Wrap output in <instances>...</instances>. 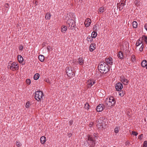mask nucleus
<instances>
[{
	"instance_id": "f257e3e1",
	"label": "nucleus",
	"mask_w": 147,
	"mask_h": 147,
	"mask_svg": "<svg viewBox=\"0 0 147 147\" xmlns=\"http://www.w3.org/2000/svg\"><path fill=\"white\" fill-rule=\"evenodd\" d=\"M105 102L106 107L108 109H110L114 106L116 102L114 98L113 97H109L108 99L107 98Z\"/></svg>"
},
{
	"instance_id": "f03ea898",
	"label": "nucleus",
	"mask_w": 147,
	"mask_h": 147,
	"mask_svg": "<svg viewBox=\"0 0 147 147\" xmlns=\"http://www.w3.org/2000/svg\"><path fill=\"white\" fill-rule=\"evenodd\" d=\"M88 143L90 147H94L95 144L96 140L94 139L96 136L94 135H88Z\"/></svg>"
},
{
	"instance_id": "7ed1b4c3",
	"label": "nucleus",
	"mask_w": 147,
	"mask_h": 147,
	"mask_svg": "<svg viewBox=\"0 0 147 147\" xmlns=\"http://www.w3.org/2000/svg\"><path fill=\"white\" fill-rule=\"evenodd\" d=\"M75 21L72 19H69L67 21V26L69 29L74 30H76V24Z\"/></svg>"
},
{
	"instance_id": "20e7f679",
	"label": "nucleus",
	"mask_w": 147,
	"mask_h": 147,
	"mask_svg": "<svg viewBox=\"0 0 147 147\" xmlns=\"http://www.w3.org/2000/svg\"><path fill=\"white\" fill-rule=\"evenodd\" d=\"M109 65H99L98 68L101 73L106 74L109 70L110 67Z\"/></svg>"
},
{
	"instance_id": "39448f33",
	"label": "nucleus",
	"mask_w": 147,
	"mask_h": 147,
	"mask_svg": "<svg viewBox=\"0 0 147 147\" xmlns=\"http://www.w3.org/2000/svg\"><path fill=\"white\" fill-rule=\"evenodd\" d=\"M43 96V94L41 91H38L35 92V98L38 101H41V99H42Z\"/></svg>"
},
{
	"instance_id": "423d86ee",
	"label": "nucleus",
	"mask_w": 147,
	"mask_h": 147,
	"mask_svg": "<svg viewBox=\"0 0 147 147\" xmlns=\"http://www.w3.org/2000/svg\"><path fill=\"white\" fill-rule=\"evenodd\" d=\"M95 81L94 80H89L87 82V87L88 88H90L92 85L95 83Z\"/></svg>"
},
{
	"instance_id": "0eeeda50",
	"label": "nucleus",
	"mask_w": 147,
	"mask_h": 147,
	"mask_svg": "<svg viewBox=\"0 0 147 147\" xmlns=\"http://www.w3.org/2000/svg\"><path fill=\"white\" fill-rule=\"evenodd\" d=\"M105 105H104L103 104H100L98 105L96 107V110L97 112H99L102 111L105 108Z\"/></svg>"
},
{
	"instance_id": "6e6552de",
	"label": "nucleus",
	"mask_w": 147,
	"mask_h": 147,
	"mask_svg": "<svg viewBox=\"0 0 147 147\" xmlns=\"http://www.w3.org/2000/svg\"><path fill=\"white\" fill-rule=\"evenodd\" d=\"M123 88V84L121 82L117 83L115 85V88L117 91L121 90Z\"/></svg>"
},
{
	"instance_id": "1a4fd4ad",
	"label": "nucleus",
	"mask_w": 147,
	"mask_h": 147,
	"mask_svg": "<svg viewBox=\"0 0 147 147\" xmlns=\"http://www.w3.org/2000/svg\"><path fill=\"white\" fill-rule=\"evenodd\" d=\"M91 22V21L90 18H87L86 19L84 22V24L86 27H88L90 25Z\"/></svg>"
},
{
	"instance_id": "9d476101",
	"label": "nucleus",
	"mask_w": 147,
	"mask_h": 147,
	"mask_svg": "<svg viewBox=\"0 0 147 147\" xmlns=\"http://www.w3.org/2000/svg\"><path fill=\"white\" fill-rule=\"evenodd\" d=\"M105 61L106 63H107V64H112L113 63V59L111 57L107 58H106L105 59Z\"/></svg>"
},
{
	"instance_id": "9b49d317",
	"label": "nucleus",
	"mask_w": 147,
	"mask_h": 147,
	"mask_svg": "<svg viewBox=\"0 0 147 147\" xmlns=\"http://www.w3.org/2000/svg\"><path fill=\"white\" fill-rule=\"evenodd\" d=\"M125 5V4L124 3H118L117 5V6L118 8L119 9V10L120 11L123 8V6Z\"/></svg>"
},
{
	"instance_id": "f8f14e48",
	"label": "nucleus",
	"mask_w": 147,
	"mask_h": 147,
	"mask_svg": "<svg viewBox=\"0 0 147 147\" xmlns=\"http://www.w3.org/2000/svg\"><path fill=\"white\" fill-rule=\"evenodd\" d=\"M96 45L94 43H91L89 46V50L90 52L93 51L95 49Z\"/></svg>"
},
{
	"instance_id": "ddd939ff",
	"label": "nucleus",
	"mask_w": 147,
	"mask_h": 147,
	"mask_svg": "<svg viewBox=\"0 0 147 147\" xmlns=\"http://www.w3.org/2000/svg\"><path fill=\"white\" fill-rule=\"evenodd\" d=\"M19 69V65H11V69L13 71L17 70Z\"/></svg>"
},
{
	"instance_id": "4468645a",
	"label": "nucleus",
	"mask_w": 147,
	"mask_h": 147,
	"mask_svg": "<svg viewBox=\"0 0 147 147\" xmlns=\"http://www.w3.org/2000/svg\"><path fill=\"white\" fill-rule=\"evenodd\" d=\"M66 70L67 74L74 72L72 71V68L71 67H67L66 68Z\"/></svg>"
},
{
	"instance_id": "2eb2a0df",
	"label": "nucleus",
	"mask_w": 147,
	"mask_h": 147,
	"mask_svg": "<svg viewBox=\"0 0 147 147\" xmlns=\"http://www.w3.org/2000/svg\"><path fill=\"white\" fill-rule=\"evenodd\" d=\"M142 39H141V38H140L139 39L137 40L136 42V45L137 47L138 46L141 44H142Z\"/></svg>"
},
{
	"instance_id": "dca6fc26",
	"label": "nucleus",
	"mask_w": 147,
	"mask_h": 147,
	"mask_svg": "<svg viewBox=\"0 0 147 147\" xmlns=\"http://www.w3.org/2000/svg\"><path fill=\"white\" fill-rule=\"evenodd\" d=\"M40 140L42 144H45L46 140V137L44 136L41 137L40 138Z\"/></svg>"
},
{
	"instance_id": "f3484780",
	"label": "nucleus",
	"mask_w": 147,
	"mask_h": 147,
	"mask_svg": "<svg viewBox=\"0 0 147 147\" xmlns=\"http://www.w3.org/2000/svg\"><path fill=\"white\" fill-rule=\"evenodd\" d=\"M67 30V27L66 26H63L61 28V31L62 32L65 33Z\"/></svg>"
},
{
	"instance_id": "a211bd4d",
	"label": "nucleus",
	"mask_w": 147,
	"mask_h": 147,
	"mask_svg": "<svg viewBox=\"0 0 147 147\" xmlns=\"http://www.w3.org/2000/svg\"><path fill=\"white\" fill-rule=\"evenodd\" d=\"M18 61L20 63H22L23 61V58L20 55H18Z\"/></svg>"
},
{
	"instance_id": "6ab92c4d",
	"label": "nucleus",
	"mask_w": 147,
	"mask_h": 147,
	"mask_svg": "<svg viewBox=\"0 0 147 147\" xmlns=\"http://www.w3.org/2000/svg\"><path fill=\"white\" fill-rule=\"evenodd\" d=\"M105 10L103 7H101L99 8L98 9V12L99 13H103Z\"/></svg>"
},
{
	"instance_id": "aec40b11",
	"label": "nucleus",
	"mask_w": 147,
	"mask_h": 147,
	"mask_svg": "<svg viewBox=\"0 0 147 147\" xmlns=\"http://www.w3.org/2000/svg\"><path fill=\"white\" fill-rule=\"evenodd\" d=\"M120 81L123 83L124 84L127 85L128 82V80L126 79H123L122 80H121Z\"/></svg>"
},
{
	"instance_id": "412c9836",
	"label": "nucleus",
	"mask_w": 147,
	"mask_h": 147,
	"mask_svg": "<svg viewBox=\"0 0 147 147\" xmlns=\"http://www.w3.org/2000/svg\"><path fill=\"white\" fill-rule=\"evenodd\" d=\"M38 59L41 62H42L44 60L45 57L44 56L42 55H40L38 56Z\"/></svg>"
},
{
	"instance_id": "4be33fe9",
	"label": "nucleus",
	"mask_w": 147,
	"mask_h": 147,
	"mask_svg": "<svg viewBox=\"0 0 147 147\" xmlns=\"http://www.w3.org/2000/svg\"><path fill=\"white\" fill-rule=\"evenodd\" d=\"M134 3L135 5L137 7H138L140 5V1L138 0H135L134 1Z\"/></svg>"
},
{
	"instance_id": "5701e85b",
	"label": "nucleus",
	"mask_w": 147,
	"mask_h": 147,
	"mask_svg": "<svg viewBox=\"0 0 147 147\" xmlns=\"http://www.w3.org/2000/svg\"><path fill=\"white\" fill-rule=\"evenodd\" d=\"M118 57H119L121 59H122L123 57V53L122 52L120 51L118 55Z\"/></svg>"
},
{
	"instance_id": "b1692460",
	"label": "nucleus",
	"mask_w": 147,
	"mask_h": 147,
	"mask_svg": "<svg viewBox=\"0 0 147 147\" xmlns=\"http://www.w3.org/2000/svg\"><path fill=\"white\" fill-rule=\"evenodd\" d=\"M97 35V33L96 32H95V31H93L92 32V34H91V36L92 38H95L96 37V36Z\"/></svg>"
},
{
	"instance_id": "393cba45",
	"label": "nucleus",
	"mask_w": 147,
	"mask_h": 147,
	"mask_svg": "<svg viewBox=\"0 0 147 147\" xmlns=\"http://www.w3.org/2000/svg\"><path fill=\"white\" fill-rule=\"evenodd\" d=\"M141 39H142V40H143L146 42V44H147V36L144 35L142 36Z\"/></svg>"
},
{
	"instance_id": "a878e982",
	"label": "nucleus",
	"mask_w": 147,
	"mask_h": 147,
	"mask_svg": "<svg viewBox=\"0 0 147 147\" xmlns=\"http://www.w3.org/2000/svg\"><path fill=\"white\" fill-rule=\"evenodd\" d=\"M138 26V24L137 22L136 21H134L132 23V26L134 28H136Z\"/></svg>"
},
{
	"instance_id": "bb28decb",
	"label": "nucleus",
	"mask_w": 147,
	"mask_h": 147,
	"mask_svg": "<svg viewBox=\"0 0 147 147\" xmlns=\"http://www.w3.org/2000/svg\"><path fill=\"white\" fill-rule=\"evenodd\" d=\"M69 78H73L75 76V74L74 72L67 74Z\"/></svg>"
},
{
	"instance_id": "cd10ccee",
	"label": "nucleus",
	"mask_w": 147,
	"mask_h": 147,
	"mask_svg": "<svg viewBox=\"0 0 147 147\" xmlns=\"http://www.w3.org/2000/svg\"><path fill=\"white\" fill-rule=\"evenodd\" d=\"M40 75L38 73L36 74L34 76V80H37L39 78Z\"/></svg>"
},
{
	"instance_id": "c85d7f7f",
	"label": "nucleus",
	"mask_w": 147,
	"mask_h": 147,
	"mask_svg": "<svg viewBox=\"0 0 147 147\" xmlns=\"http://www.w3.org/2000/svg\"><path fill=\"white\" fill-rule=\"evenodd\" d=\"M51 16V14L49 13H47L45 16V18L46 19L49 20Z\"/></svg>"
},
{
	"instance_id": "c756f323",
	"label": "nucleus",
	"mask_w": 147,
	"mask_h": 147,
	"mask_svg": "<svg viewBox=\"0 0 147 147\" xmlns=\"http://www.w3.org/2000/svg\"><path fill=\"white\" fill-rule=\"evenodd\" d=\"M90 107V106L89 105L88 103L87 102L84 105V108L86 109H87V110H88Z\"/></svg>"
},
{
	"instance_id": "7c9ffc66",
	"label": "nucleus",
	"mask_w": 147,
	"mask_h": 147,
	"mask_svg": "<svg viewBox=\"0 0 147 147\" xmlns=\"http://www.w3.org/2000/svg\"><path fill=\"white\" fill-rule=\"evenodd\" d=\"M78 61L79 64L83 63L84 60L82 57H80L78 59Z\"/></svg>"
},
{
	"instance_id": "2f4dec72",
	"label": "nucleus",
	"mask_w": 147,
	"mask_h": 147,
	"mask_svg": "<svg viewBox=\"0 0 147 147\" xmlns=\"http://www.w3.org/2000/svg\"><path fill=\"white\" fill-rule=\"evenodd\" d=\"M104 123H101L100 125H97V126L98 127V128L100 129H102L104 128L105 126V125L103 124Z\"/></svg>"
},
{
	"instance_id": "473e14b6",
	"label": "nucleus",
	"mask_w": 147,
	"mask_h": 147,
	"mask_svg": "<svg viewBox=\"0 0 147 147\" xmlns=\"http://www.w3.org/2000/svg\"><path fill=\"white\" fill-rule=\"evenodd\" d=\"M119 95L121 96H124L125 94V92H124L122 90L120 91L119 92Z\"/></svg>"
},
{
	"instance_id": "72a5a7b5",
	"label": "nucleus",
	"mask_w": 147,
	"mask_h": 147,
	"mask_svg": "<svg viewBox=\"0 0 147 147\" xmlns=\"http://www.w3.org/2000/svg\"><path fill=\"white\" fill-rule=\"evenodd\" d=\"M97 122L98 124H99L100 125L101 123H102L104 121L102 119H100L98 120H97Z\"/></svg>"
},
{
	"instance_id": "f704fd0d",
	"label": "nucleus",
	"mask_w": 147,
	"mask_h": 147,
	"mask_svg": "<svg viewBox=\"0 0 147 147\" xmlns=\"http://www.w3.org/2000/svg\"><path fill=\"white\" fill-rule=\"evenodd\" d=\"M97 25L96 24H95L93 27V29L94 31H96L98 29V26H97Z\"/></svg>"
},
{
	"instance_id": "c9c22d12",
	"label": "nucleus",
	"mask_w": 147,
	"mask_h": 147,
	"mask_svg": "<svg viewBox=\"0 0 147 147\" xmlns=\"http://www.w3.org/2000/svg\"><path fill=\"white\" fill-rule=\"evenodd\" d=\"M92 37L89 36L87 38V40L90 42H91L92 40Z\"/></svg>"
},
{
	"instance_id": "e433bc0d",
	"label": "nucleus",
	"mask_w": 147,
	"mask_h": 147,
	"mask_svg": "<svg viewBox=\"0 0 147 147\" xmlns=\"http://www.w3.org/2000/svg\"><path fill=\"white\" fill-rule=\"evenodd\" d=\"M26 84L28 85H30L31 83V80L29 79H27L26 80Z\"/></svg>"
},
{
	"instance_id": "4c0bfd02",
	"label": "nucleus",
	"mask_w": 147,
	"mask_h": 147,
	"mask_svg": "<svg viewBox=\"0 0 147 147\" xmlns=\"http://www.w3.org/2000/svg\"><path fill=\"white\" fill-rule=\"evenodd\" d=\"M16 145L18 147H20L22 145L20 143V142L19 141H16Z\"/></svg>"
},
{
	"instance_id": "58836bf2",
	"label": "nucleus",
	"mask_w": 147,
	"mask_h": 147,
	"mask_svg": "<svg viewBox=\"0 0 147 147\" xmlns=\"http://www.w3.org/2000/svg\"><path fill=\"white\" fill-rule=\"evenodd\" d=\"M144 47V45L143 43H142L141 46L139 49V50L140 52H142L143 51V48Z\"/></svg>"
},
{
	"instance_id": "ea45409f",
	"label": "nucleus",
	"mask_w": 147,
	"mask_h": 147,
	"mask_svg": "<svg viewBox=\"0 0 147 147\" xmlns=\"http://www.w3.org/2000/svg\"><path fill=\"white\" fill-rule=\"evenodd\" d=\"M136 59L135 56L134 55H132L131 56V60L133 62H134V61H135Z\"/></svg>"
},
{
	"instance_id": "a19ab883",
	"label": "nucleus",
	"mask_w": 147,
	"mask_h": 147,
	"mask_svg": "<svg viewBox=\"0 0 147 147\" xmlns=\"http://www.w3.org/2000/svg\"><path fill=\"white\" fill-rule=\"evenodd\" d=\"M147 146V141H145L144 142L142 147H146Z\"/></svg>"
},
{
	"instance_id": "79ce46f5",
	"label": "nucleus",
	"mask_w": 147,
	"mask_h": 147,
	"mask_svg": "<svg viewBox=\"0 0 147 147\" xmlns=\"http://www.w3.org/2000/svg\"><path fill=\"white\" fill-rule=\"evenodd\" d=\"M119 129L118 127H116L114 129L115 132L116 133H118L119 131Z\"/></svg>"
},
{
	"instance_id": "37998d69",
	"label": "nucleus",
	"mask_w": 147,
	"mask_h": 147,
	"mask_svg": "<svg viewBox=\"0 0 147 147\" xmlns=\"http://www.w3.org/2000/svg\"><path fill=\"white\" fill-rule=\"evenodd\" d=\"M30 103L29 102H26V108H29Z\"/></svg>"
},
{
	"instance_id": "c03bdc74",
	"label": "nucleus",
	"mask_w": 147,
	"mask_h": 147,
	"mask_svg": "<svg viewBox=\"0 0 147 147\" xmlns=\"http://www.w3.org/2000/svg\"><path fill=\"white\" fill-rule=\"evenodd\" d=\"M147 63V62L146 60H143L141 63V64H145Z\"/></svg>"
},
{
	"instance_id": "a18cd8bd",
	"label": "nucleus",
	"mask_w": 147,
	"mask_h": 147,
	"mask_svg": "<svg viewBox=\"0 0 147 147\" xmlns=\"http://www.w3.org/2000/svg\"><path fill=\"white\" fill-rule=\"evenodd\" d=\"M132 134L133 135L136 136L138 134V133L136 131H132Z\"/></svg>"
},
{
	"instance_id": "49530a36",
	"label": "nucleus",
	"mask_w": 147,
	"mask_h": 147,
	"mask_svg": "<svg viewBox=\"0 0 147 147\" xmlns=\"http://www.w3.org/2000/svg\"><path fill=\"white\" fill-rule=\"evenodd\" d=\"M23 49V47L22 45H20L19 47V49L21 51H22Z\"/></svg>"
},
{
	"instance_id": "de8ad7c7",
	"label": "nucleus",
	"mask_w": 147,
	"mask_h": 147,
	"mask_svg": "<svg viewBox=\"0 0 147 147\" xmlns=\"http://www.w3.org/2000/svg\"><path fill=\"white\" fill-rule=\"evenodd\" d=\"M50 49H52V48L49 45L47 47V50L48 51H49Z\"/></svg>"
},
{
	"instance_id": "09e8293b",
	"label": "nucleus",
	"mask_w": 147,
	"mask_h": 147,
	"mask_svg": "<svg viewBox=\"0 0 147 147\" xmlns=\"http://www.w3.org/2000/svg\"><path fill=\"white\" fill-rule=\"evenodd\" d=\"M93 122H90V123L89 124V126L90 128L92 127V126L93 125Z\"/></svg>"
},
{
	"instance_id": "8fccbe9b",
	"label": "nucleus",
	"mask_w": 147,
	"mask_h": 147,
	"mask_svg": "<svg viewBox=\"0 0 147 147\" xmlns=\"http://www.w3.org/2000/svg\"><path fill=\"white\" fill-rule=\"evenodd\" d=\"M142 136H143V134H141L139 136V137H138V138L139 139H141L142 138Z\"/></svg>"
},
{
	"instance_id": "3c124183",
	"label": "nucleus",
	"mask_w": 147,
	"mask_h": 147,
	"mask_svg": "<svg viewBox=\"0 0 147 147\" xmlns=\"http://www.w3.org/2000/svg\"><path fill=\"white\" fill-rule=\"evenodd\" d=\"M73 121L72 120H71L69 121V125L70 126H71V125L72 124H73Z\"/></svg>"
},
{
	"instance_id": "603ef678",
	"label": "nucleus",
	"mask_w": 147,
	"mask_h": 147,
	"mask_svg": "<svg viewBox=\"0 0 147 147\" xmlns=\"http://www.w3.org/2000/svg\"><path fill=\"white\" fill-rule=\"evenodd\" d=\"M72 136V134L71 133H68V136L69 138L71 137Z\"/></svg>"
},
{
	"instance_id": "864d4df0",
	"label": "nucleus",
	"mask_w": 147,
	"mask_h": 147,
	"mask_svg": "<svg viewBox=\"0 0 147 147\" xmlns=\"http://www.w3.org/2000/svg\"><path fill=\"white\" fill-rule=\"evenodd\" d=\"M121 80H122L123 79H125V78L123 76H122L120 77Z\"/></svg>"
},
{
	"instance_id": "5fc2aeb1",
	"label": "nucleus",
	"mask_w": 147,
	"mask_h": 147,
	"mask_svg": "<svg viewBox=\"0 0 147 147\" xmlns=\"http://www.w3.org/2000/svg\"><path fill=\"white\" fill-rule=\"evenodd\" d=\"M142 67H146V68L147 69V65H141Z\"/></svg>"
},
{
	"instance_id": "6e6d98bb",
	"label": "nucleus",
	"mask_w": 147,
	"mask_h": 147,
	"mask_svg": "<svg viewBox=\"0 0 147 147\" xmlns=\"http://www.w3.org/2000/svg\"><path fill=\"white\" fill-rule=\"evenodd\" d=\"M129 144H130V143L128 141L126 142L125 143L126 145H129Z\"/></svg>"
},
{
	"instance_id": "4d7b16f0",
	"label": "nucleus",
	"mask_w": 147,
	"mask_h": 147,
	"mask_svg": "<svg viewBox=\"0 0 147 147\" xmlns=\"http://www.w3.org/2000/svg\"><path fill=\"white\" fill-rule=\"evenodd\" d=\"M45 81L46 82H48V83H49V79H45Z\"/></svg>"
},
{
	"instance_id": "13d9d810",
	"label": "nucleus",
	"mask_w": 147,
	"mask_h": 147,
	"mask_svg": "<svg viewBox=\"0 0 147 147\" xmlns=\"http://www.w3.org/2000/svg\"><path fill=\"white\" fill-rule=\"evenodd\" d=\"M144 28L147 31V24L145 25H144Z\"/></svg>"
},
{
	"instance_id": "bf43d9fd",
	"label": "nucleus",
	"mask_w": 147,
	"mask_h": 147,
	"mask_svg": "<svg viewBox=\"0 0 147 147\" xmlns=\"http://www.w3.org/2000/svg\"><path fill=\"white\" fill-rule=\"evenodd\" d=\"M121 3H124V4H125V1H124V0H121Z\"/></svg>"
},
{
	"instance_id": "052dcab7",
	"label": "nucleus",
	"mask_w": 147,
	"mask_h": 147,
	"mask_svg": "<svg viewBox=\"0 0 147 147\" xmlns=\"http://www.w3.org/2000/svg\"><path fill=\"white\" fill-rule=\"evenodd\" d=\"M11 65H8L7 67L8 68H10V69H11Z\"/></svg>"
},
{
	"instance_id": "680f3d73",
	"label": "nucleus",
	"mask_w": 147,
	"mask_h": 147,
	"mask_svg": "<svg viewBox=\"0 0 147 147\" xmlns=\"http://www.w3.org/2000/svg\"><path fill=\"white\" fill-rule=\"evenodd\" d=\"M11 64H13V65H14V64H16V62H13L12 63H11Z\"/></svg>"
},
{
	"instance_id": "e2e57ef3",
	"label": "nucleus",
	"mask_w": 147,
	"mask_h": 147,
	"mask_svg": "<svg viewBox=\"0 0 147 147\" xmlns=\"http://www.w3.org/2000/svg\"><path fill=\"white\" fill-rule=\"evenodd\" d=\"M6 4H7V5H8V3H6Z\"/></svg>"
}]
</instances>
